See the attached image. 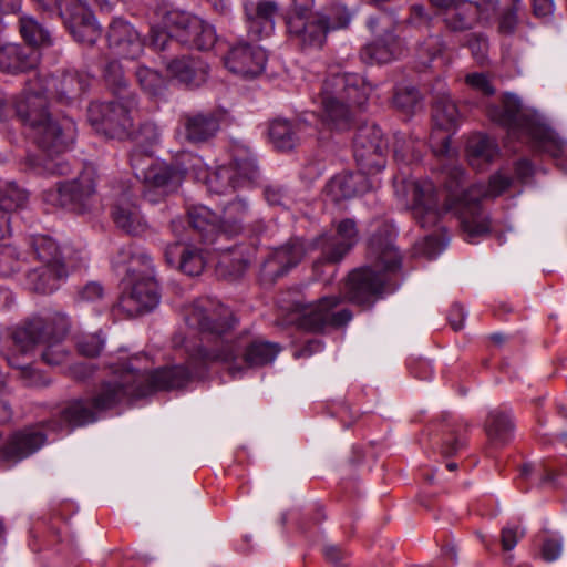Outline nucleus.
Returning <instances> with one entry per match:
<instances>
[{
	"instance_id": "obj_1",
	"label": "nucleus",
	"mask_w": 567,
	"mask_h": 567,
	"mask_svg": "<svg viewBox=\"0 0 567 567\" xmlns=\"http://www.w3.org/2000/svg\"><path fill=\"white\" fill-rule=\"evenodd\" d=\"M443 187L431 181H404L408 208L422 228L435 227L444 215L457 217L464 239L474 243L491 231V218L481 200L502 195L512 183L501 173L491 176L487 184L475 183L464 188L465 174L458 165H445L441 172Z\"/></svg>"
},
{
	"instance_id": "obj_2",
	"label": "nucleus",
	"mask_w": 567,
	"mask_h": 567,
	"mask_svg": "<svg viewBox=\"0 0 567 567\" xmlns=\"http://www.w3.org/2000/svg\"><path fill=\"white\" fill-rule=\"evenodd\" d=\"M186 323L213 343L210 348L198 346L189 353L187 364L192 377L210 363L228 365L233 378L241 374L245 367L255 368L271 363L280 351L277 343L243 338L231 339L230 331L235 326L229 308L217 300L203 298L196 300L187 310Z\"/></svg>"
},
{
	"instance_id": "obj_3",
	"label": "nucleus",
	"mask_w": 567,
	"mask_h": 567,
	"mask_svg": "<svg viewBox=\"0 0 567 567\" xmlns=\"http://www.w3.org/2000/svg\"><path fill=\"white\" fill-rule=\"evenodd\" d=\"M190 379L192 372L184 364L163 367L153 371H141L128 363L124 364L101 383L93 398L73 401V427L93 423L100 412L134 399L147 396L156 391L183 388Z\"/></svg>"
},
{
	"instance_id": "obj_4",
	"label": "nucleus",
	"mask_w": 567,
	"mask_h": 567,
	"mask_svg": "<svg viewBox=\"0 0 567 567\" xmlns=\"http://www.w3.org/2000/svg\"><path fill=\"white\" fill-rule=\"evenodd\" d=\"M488 117L508 134L525 141L535 151L546 153L567 173V142L549 127L536 113L525 110L514 94H505L498 105H491Z\"/></svg>"
},
{
	"instance_id": "obj_5",
	"label": "nucleus",
	"mask_w": 567,
	"mask_h": 567,
	"mask_svg": "<svg viewBox=\"0 0 567 567\" xmlns=\"http://www.w3.org/2000/svg\"><path fill=\"white\" fill-rule=\"evenodd\" d=\"M16 114L29 128L30 135L45 154L44 169L50 174L65 175L71 166L59 158L68 147L63 128L48 112V99L43 91L28 87L14 99Z\"/></svg>"
},
{
	"instance_id": "obj_6",
	"label": "nucleus",
	"mask_w": 567,
	"mask_h": 567,
	"mask_svg": "<svg viewBox=\"0 0 567 567\" xmlns=\"http://www.w3.org/2000/svg\"><path fill=\"white\" fill-rule=\"evenodd\" d=\"M368 259L370 265L350 272L347 282L348 297L358 305L369 303L381 293L391 276L401 269L402 257L388 226L379 228L369 239Z\"/></svg>"
},
{
	"instance_id": "obj_7",
	"label": "nucleus",
	"mask_w": 567,
	"mask_h": 567,
	"mask_svg": "<svg viewBox=\"0 0 567 567\" xmlns=\"http://www.w3.org/2000/svg\"><path fill=\"white\" fill-rule=\"evenodd\" d=\"M371 92V84L357 73L329 74L315 100L319 105L318 116L321 124L337 132L350 130L357 109L367 103Z\"/></svg>"
},
{
	"instance_id": "obj_8",
	"label": "nucleus",
	"mask_w": 567,
	"mask_h": 567,
	"mask_svg": "<svg viewBox=\"0 0 567 567\" xmlns=\"http://www.w3.org/2000/svg\"><path fill=\"white\" fill-rule=\"evenodd\" d=\"M336 235H320L311 241L308 248L300 238L289 240L286 245L274 250L264 262L262 271L266 276L278 278L289 269L296 267L307 250H320L317 262L337 264L355 246L359 239L357 223L352 218H344L336 226Z\"/></svg>"
},
{
	"instance_id": "obj_9",
	"label": "nucleus",
	"mask_w": 567,
	"mask_h": 567,
	"mask_svg": "<svg viewBox=\"0 0 567 567\" xmlns=\"http://www.w3.org/2000/svg\"><path fill=\"white\" fill-rule=\"evenodd\" d=\"M341 301L339 296L308 301L298 290H289L277 300L280 309L295 316L291 321L309 332H322L326 328L337 329L350 322L352 312L348 308L337 309Z\"/></svg>"
},
{
	"instance_id": "obj_10",
	"label": "nucleus",
	"mask_w": 567,
	"mask_h": 567,
	"mask_svg": "<svg viewBox=\"0 0 567 567\" xmlns=\"http://www.w3.org/2000/svg\"><path fill=\"white\" fill-rule=\"evenodd\" d=\"M121 252L130 256L126 271L133 284L128 291L121 295L117 308L128 317L153 310L161 297L151 256L144 251H133L131 247Z\"/></svg>"
},
{
	"instance_id": "obj_11",
	"label": "nucleus",
	"mask_w": 567,
	"mask_h": 567,
	"mask_svg": "<svg viewBox=\"0 0 567 567\" xmlns=\"http://www.w3.org/2000/svg\"><path fill=\"white\" fill-rule=\"evenodd\" d=\"M187 215L188 224L199 239L206 244H214L221 236L233 237L240 234L244 224L250 217V209L245 199L236 198L223 208L220 220L204 205L192 206Z\"/></svg>"
},
{
	"instance_id": "obj_12",
	"label": "nucleus",
	"mask_w": 567,
	"mask_h": 567,
	"mask_svg": "<svg viewBox=\"0 0 567 567\" xmlns=\"http://www.w3.org/2000/svg\"><path fill=\"white\" fill-rule=\"evenodd\" d=\"M136 107L135 94H124L107 102H92L87 107V120L97 133L124 141L132 136V112Z\"/></svg>"
},
{
	"instance_id": "obj_13",
	"label": "nucleus",
	"mask_w": 567,
	"mask_h": 567,
	"mask_svg": "<svg viewBox=\"0 0 567 567\" xmlns=\"http://www.w3.org/2000/svg\"><path fill=\"white\" fill-rule=\"evenodd\" d=\"M163 23L173 33L176 42L183 45L208 50L216 42L214 27L187 11L177 8L166 10Z\"/></svg>"
},
{
	"instance_id": "obj_14",
	"label": "nucleus",
	"mask_w": 567,
	"mask_h": 567,
	"mask_svg": "<svg viewBox=\"0 0 567 567\" xmlns=\"http://www.w3.org/2000/svg\"><path fill=\"white\" fill-rule=\"evenodd\" d=\"M388 142L375 124L361 126L354 137L353 155L364 173L378 174L386 165Z\"/></svg>"
},
{
	"instance_id": "obj_15",
	"label": "nucleus",
	"mask_w": 567,
	"mask_h": 567,
	"mask_svg": "<svg viewBox=\"0 0 567 567\" xmlns=\"http://www.w3.org/2000/svg\"><path fill=\"white\" fill-rule=\"evenodd\" d=\"M286 27L289 39L301 50L321 49L329 33V20L320 14L290 13Z\"/></svg>"
},
{
	"instance_id": "obj_16",
	"label": "nucleus",
	"mask_w": 567,
	"mask_h": 567,
	"mask_svg": "<svg viewBox=\"0 0 567 567\" xmlns=\"http://www.w3.org/2000/svg\"><path fill=\"white\" fill-rule=\"evenodd\" d=\"M224 63L234 74L255 78L264 72L267 54L260 45L240 40L229 47Z\"/></svg>"
},
{
	"instance_id": "obj_17",
	"label": "nucleus",
	"mask_w": 567,
	"mask_h": 567,
	"mask_svg": "<svg viewBox=\"0 0 567 567\" xmlns=\"http://www.w3.org/2000/svg\"><path fill=\"white\" fill-rule=\"evenodd\" d=\"M184 178L183 172L172 165L154 162L146 176L142 179L145 185L144 198L156 204L162 197L176 190Z\"/></svg>"
},
{
	"instance_id": "obj_18",
	"label": "nucleus",
	"mask_w": 567,
	"mask_h": 567,
	"mask_svg": "<svg viewBox=\"0 0 567 567\" xmlns=\"http://www.w3.org/2000/svg\"><path fill=\"white\" fill-rule=\"evenodd\" d=\"M226 113L224 111L195 112L181 115L183 135L192 144L206 143L214 138Z\"/></svg>"
},
{
	"instance_id": "obj_19",
	"label": "nucleus",
	"mask_w": 567,
	"mask_h": 567,
	"mask_svg": "<svg viewBox=\"0 0 567 567\" xmlns=\"http://www.w3.org/2000/svg\"><path fill=\"white\" fill-rule=\"evenodd\" d=\"M236 176L243 181L254 182L258 177L256 159L248 154L244 157H235L229 167H219L208 177V188L215 193H225L228 188L239 185Z\"/></svg>"
},
{
	"instance_id": "obj_20",
	"label": "nucleus",
	"mask_w": 567,
	"mask_h": 567,
	"mask_svg": "<svg viewBox=\"0 0 567 567\" xmlns=\"http://www.w3.org/2000/svg\"><path fill=\"white\" fill-rule=\"evenodd\" d=\"M47 435L41 429L25 427L12 433L1 447V458L17 464L38 452L45 443Z\"/></svg>"
},
{
	"instance_id": "obj_21",
	"label": "nucleus",
	"mask_w": 567,
	"mask_h": 567,
	"mask_svg": "<svg viewBox=\"0 0 567 567\" xmlns=\"http://www.w3.org/2000/svg\"><path fill=\"white\" fill-rule=\"evenodd\" d=\"M106 38L109 47L120 56L133 60L143 52L144 44L138 32L122 18L112 20Z\"/></svg>"
},
{
	"instance_id": "obj_22",
	"label": "nucleus",
	"mask_w": 567,
	"mask_h": 567,
	"mask_svg": "<svg viewBox=\"0 0 567 567\" xmlns=\"http://www.w3.org/2000/svg\"><path fill=\"white\" fill-rule=\"evenodd\" d=\"M247 33L254 41L269 37L275 29L278 6L274 1L246 2L244 4Z\"/></svg>"
},
{
	"instance_id": "obj_23",
	"label": "nucleus",
	"mask_w": 567,
	"mask_h": 567,
	"mask_svg": "<svg viewBox=\"0 0 567 567\" xmlns=\"http://www.w3.org/2000/svg\"><path fill=\"white\" fill-rule=\"evenodd\" d=\"M169 76L188 87H198L208 79L209 66L196 55H183L166 62Z\"/></svg>"
},
{
	"instance_id": "obj_24",
	"label": "nucleus",
	"mask_w": 567,
	"mask_h": 567,
	"mask_svg": "<svg viewBox=\"0 0 567 567\" xmlns=\"http://www.w3.org/2000/svg\"><path fill=\"white\" fill-rule=\"evenodd\" d=\"M368 175H371V173H364L360 168L357 173L336 175L327 184V193L336 202L362 195L374 186L373 181Z\"/></svg>"
},
{
	"instance_id": "obj_25",
	"label": "nucleus",
	"mask_w": 567,
	"mask_h": 567,
	"mask_svg": "<svg viewBox=\"0 0 567 567\" xmlns=\"http://www.w3.org/2000/svg\"><path fill=\"white\" fill-rule=\"evenodd\" d=\"M164 257L171 267H176L188 276L200 275L206 264L202 249L181 243L168 245Z\"/></svg>"
},
{
	"instance_id": "obj_26",
	"label": "nucleus",
	"mask_w": 567,
	"mask_h": 567,
	"mask_svg": "<svg viewBox=\"0 0 567 567\" xmlns=\"http://www.w3.org/2000/svg\"><path fill=\"white\" fill-rule=\"evenodd\" d=\"M39 52L18 43L0 44V70L8 73L25 72L37 66Z\"/></svg>"
},
{
	"instance_id": "obj_27",
	"label": "nucleus",
	"mask_w": 567,
	"mask_h": 567,
	"mask_svg": "<svg viewBox=\"0 0 567 567\" xmlns=\"http://www.w3.org/2000/svg\"><path fill=\"white\" fill-rule=\"evenodd\" d=\"M442 21L451 32H464L474 29L481 21V6L472 0H460L445 12Z\"/></svg>"
},
{
	"instance_id": "obj_28",
	"label": "nucleus",
	"mask_w": 567,
	"mask_h": 567,
	"mask_svg": "<svg viewBox=\"0 0 567 567\" xmlns=\"http://www.w3.org/2000/svg\"><path fill=\"white\" fill-rule=\"evenodd\" d=\"M400 54L401 43L392 31H386L383 37L368 43L360 52L361 60L368 64L389 63Z\"/></svg>"
},
{
	"instance_id": "obj_29",
	"label": "nucleus",
	"mask_w": 567,
	"mask_h": 567,
	"mask_svg": "<svg viewBox=\"0 0 567 567\" xmlns=\"http://www.w3.org/2000/svg\"><path fill=\"white\" fill-rule=\"evenodd\" d=\"M112 218L118 228L130 235H141L147 228L137 206L131 200L127 193H124L114 205Z\"/></svg>"
},
{
	"instance_id": "obj_30",
	"label": "nucleus",
	"mask_w": 567,
	"mask_h": 567,
	"mask_svg": "<svg viewBox=\"0 0 567 567\" xmlns=\"http://www.w3.org/2000/svg\"><path fill=\"white\" fill-rule=\"evenodd\" d=\"M302 124L287 118H275L269 123V141L278 152H291L300 144Z\"/></svg>"
},
{
	"instance_id": "obj_31",
	"label": "nucleus",
	"mask_w": 567,
	"mask_h": 567,
	"mask_svg": "<svg viewBox=\"0 0 567 567\" xmlns=\"http://www.w3.org/2000/svg\"><path fill=\"white\" fill-rule=\"evenodd\" d=\"M95 177L93 164L83 162L81 171L73 179V213L83 214L91 207L95 193Z\"/></svg>"
},
{
	"instance_id": "obj_32",
	"label": "nucleus",
	"mask_w": 567,
	"mask_h": 567,
	"mask_svg": "<svg viewBox=\"0 0 567 567\" xmlns=\"http://www.w3.org/2000/svg\"><path fill=\"white\" fill-rule=\"evenodd\" d=\"M101 35L94 14L81 0H73V39L92 45Z\"/></svg>"
},
{
	"instance_id": "obj_33",
	"label": "nucleus",
	"mask_w": 567,
	"mask_h": 567,
	"mask_svg": "<svg viewBox=\"0 0 567 567\" xmlns=\"http://www.w3.org/2000/svg\"><path fill=\"white\" fill-rule=\"evenodd\" d=\"M47 323L41 317L30 318L18 324L12 332V340L18 350L28 353L38 343L47 340Z\"/></svg>"
},
{
	"instance_id": "obj_34",
	"label": "nucleus",
	"mask_w": 567,
	"mask_h": 567,
	"mask_svg": "<svg viewBox=\"0 0 567 567\" xmlns=\"http://www.w3.org/2000/svg\"><path fill=\"white\" fill-rule=\"evenodd\" d=\"M66 277L65 266H40L28 272V284L37 292L51 293L60 287L61 281Z\"/></svg>"
},
{
	"instance_id": "obj_35",
	"label": "nucleus",
	"mask_w": 567,
	"mask_h": 567,
	"mask_svg": "<svg viewBox=\"0 0 567 567\" xmlns=\"http://www.w3.org/2000/svg\"><path fill=\"white\" fill-rule=\"evenodd\" d=\"M514 422L509 411L492 410L485 421V432L493 444H505L513 435Z\"/></svg>"
},
{
	"instance_id": "obj_36",
	"label": "nucleus",
	"mask_w": 567,
	"mask_h": 567,
	"mask_svg": "<svg viewBox=\"0 0 567 567\" xmlns=\"http://www.w3.org/2000/svg\"><path fill=\"white\" fill-rule=\"evenodd\" d=\"M425 144L421 140L396 134L394 136L393 153L398 163L412 164L421 161Z\"/></svg>"
},
{
	"instance_id": "obj_37",
	"label": "nucleus",
	"mask_w": 567,
	"mask_h": 567,
	"mask_svg": "<svg viewBox=\"0 0 567 567\" xmlns=\"http://www.w3.org/2000/svg\"><path fill=\"white\" fill-rule=\"evenodd\" d=\"M432 117L434 124L442 130L449 131L456 125L460 113L455 102L450 95L441 94L435 99Z\"/></svg>"
},
{
	"instance_id": "obj_38",
	"label": "nucleus",
	"mask_w": 567,
	"mask_h": 567,
	"mask_svg": "<svg viewBox=\"0 0 567 567\" xmlns=\"http://www.w3.org/2000/svg\"><path fill=\"white\" fill-rule=\"evenodd\" d=\"M238 250L239 247H236L221 255L216 267L218 276L228 280H236L243 276L249 265V259Z\"/></svg>"
},
{
	"instance_id": "obj_39",
	"label": "nucleus",
	"mask_w": 567,
	"mask_h": 567,
	"mask_svg": "<svg viewBox=\"0 0 567 567\" xmlns=\"http://www.w3.org/2000/svg\"><path fill=\"white\" fill-rule=\"evenodd\" d=\"M19 31L28 47L35 49L50 42L48 30L31 16L22 14L19 18Z\"/></svg>"
},
{
	"instance_id": "obj_40",
	"label": "nucleus",
	"mask_w": 567,
	"mask_h": 567,
	"mask_svg": "<svg viewBox=\"0 0 567 567\" xmlns=\"http://www.w3.org/2000/svg\"><path fill=\"white\" fill-rule=\"evenodd\" d=\"M496 145L486 135H475L467 143V154L473 166H480L478 162L489 163L496 155Z\"/></svg>"
},
{
	"instance_id": "obj_41",
	"label": "nucleus",
	"mask_w": 567,
	"mask_h": 567,
	"mask_svg": "<svg viewBox=\"0 0 567 567\" xmlns=\"http://www.w3.org/2000/svg\"><path fill=\"white\" fill-rule=\"evenodd\" d=\"M28 203V194L14 183H0V210L9 213L21 209Z\"/></svg>"
},
{
	"instance_id": "obj_42",
	"label": "nucleus",
	"mask_w": 567,
	"mask_h": 567,
	"mask_svg": "<svg viewBox=\"0 0 567 567\" xmlns=\"http://www.w3.org/2000/svg\"><path fill=\"white\" fill-rule=\"evenodd\" d=\"M32 248L37 258L43 264L42 266H65L62 262L59 246L52 238L38 236L33 239Z\"/></svg>"
},
{
	"instance_id": "obj_43",
	"label": "nucleus",
	"mask_w": 567,
	"mask_h": 567,
	"mask_svg": "<svg viewBox=\"0 0 567 567\" xmlns=\"http://www.w3.org/2000/svg\"><path fill=\"white\" fill-rule=\"evenodd\" d=\"M104 78L114 97H121L124 94H135L130 90L123 68L117 61H111L106 64Z\"/></svg>"
},
{
	"instance_id": "obj_44",
	"label": "nucleus",
	"mask_w": 567,
	"mask_h": 567,
	"mask_svg": "<svg viewBox=\"0 0 567 567\" xmlns=\"http://www.w3.org/2000/svg\"><path fill=\"white\" fill-rule=\"evenodd\" d=\"M134 141L135 146L152 150L161 142V131L153 122H144L137 131L132 128V136L128 138Z\"/></svg>"
},
{
	"instance_id": "obj_45",
	"label": "nucleus",
	"mask_w": 567,
	"mask_h": 567,
	"mask_svg": "<svg viewBox=\"0 0 567 567\" xmlns=\"http://www.w3.org/2000/svg\"><path fill=\"white\" fill-rule=\"evenodd\" d=\"M153 151L134 146L130 153V164L133 169L135 177L142 181L148 168L154 164Z\"/></svg>"
},
{
	"instance_id": "obj_46",
	"label": "nucleus",
	"mask_w": 567,
	"mask_h": 567,
	"mask_svg": "<svg viewBox=\"0 0 567 567\" xmlns=\"http://www.w3.org/2000/svg\"><path fill=\"white\" fill-rule=\"evenodd\" d=\"M38 10L48 12L50 16L61 18L65 27L70 28L71 0H31Z\"/></svg>"
},
{
	"instance_id": "obj_47",
	"label": "nucleus",
	"mask_w": 567,
	"mask_h": 567,
	"mask_svg": "<svg viewBox=\"0 0 567 567\" xmlns=\"http://www.w3.org/2000/svg\"><path fill=\"white\" fill-rule=\"evenodd\" d=\"M47 204L55 207H68L71 204V183L69 181L58 182L55 186L43 194Z\"/></svg>"
},
{
	"instance_id": "obj_48",
	"label": "nucleus",
	"mask_w": 567,
	"mask_h": 567,
	"mask_svg": "<svg viewBox=\"0 0 567 567\" xmlns=\"http://www.w3.org/2000/svg\"><path fill=\"white\" fill-rule=\"evenodd\" d=\"M434 21V16L423 4H413L404 24L415 30H429Z\"/></svg>"
},
{
	"instance_id": "obj_49",
	"label": "nucleus",
	"mask_w": 567,
	"mask_h": 567,
	"mask_svg": "<svg viewBox=\"0 0 567 567\" xmlns=\"http://www.w3.org/2000/svg\"><path fill=\"white\" fill-rule=\"evenodd\" d=\"M136 79L141 87L150 94H157L163 87L162 75L157 71L146 66L137 68Z\"/></svg>"
},
{
	"instance_id": "obj_50",
	"label": "nucleus",
	"mask_w": 567,
	"mask_h": 567,
	"mask_svg": "<svg viewBox=\"0 0 567 567\" xmlns=\"http://www.w3.org/2000/svg\"><path fill=\"white\" fill-rule=\"evenodd\" d=\"M420 101V93L413 86H405L396 89L393 96V104L399 110L410 113L412 112Z\"/></svg>"
},
{
	"instance_id": "obj_51",
	"label": "nucleus",
	"mask_w": 567,
	"mask_h": 567,
	"mask_svg": "<svg viewBox=\"0 0 567 567\" xmlns=\"http://www.w3.org/2000/svg\"><path fill=\"white\" fill-rule=\"evenodd\" d=\"M104 347V339L100 333L81 336L76 341V349L81 355L95 358L100 355Z\"/></svg>"
},
{
	"instance_id": "obj_52",
	"label": "nucleus",
	"mask_w": 567,
	"mask_h": 567,
	"mask_svg": "<svg viewBox=\"0 0 567 567\" xmlns=\"http://www.w3.org/2000/svg\"><path fill=\"white\" fill-rule=\"evenodd\" d=\"M44 322L47 323V340H61L70 326L68 315L59 311L53 312L47 320L44 319Z\"/></svg>"
},
{
	"instance_id": "obj_53",
	"label": "nucleus",
	"mask_w": 567,
	"mask_h": 567,
	"mask_svg": "<svg viewBox=\"0 0 567 567\" xmlns=\"http://www.w3.org/2000/svg\"><path fill=\"white\" fill-rule=\"evenodd\" d=\"M48 346L42 353L43 360L50 365H60L68 361V348L61 344V340L49 339L45 340Z\"/></svg>"
},
{
	"instance_id": "obj_54",
	"label": "nucleus",
	"mask_w": 567,
	"mask_h": 567,
	"mask_svg": "<svg viewBox=\"0 0 567 567\" xmlns=\"http://www.w3.org/2000/svg\"><path fill=\"white\" fill-rule=\"evenodd\" d=\"M466 45L471 50V53L474 60L483 65L487 61L488 53V40L482 33H472L468 39Z\"/></svg>"
},
{
	"instance_id": "obj_55",
	"label": "nucleus",
	"mask_w": 567,
	"mask_h": 567,
	"mask_svg": "<svg viewBox=\"0 0 567 567\" xmlns=\"http://www.w3.org/2000/svg\"><path fill=\"white\" fill-rule=\"evenodd\" d=\"M353 13L343 4L336 3L331 8L329 20V32L331 30L346 29L352 20Z\"/></svg>"
},
{
	"instance_id": "obj_56",
	"label": "nucleus",
	"mask_w": 567,
	"mask_h": 567,
	"mask_svg": "<svg viewBox=\"0 0 567 567\" xmlns=\"http://www.w3.org/2000/svg\"><path fill=\"white\" fill-rule=\"evenodd\" d=\"M465 83L484 96H492L495 94V87L485 73H470L465 76Z\"/></svg>"
},
{
	"instance_id": "obj_57",
	"label": "nucleus",
	"mask_w": 567,
	"mask_h": 567,
	"mask_svg": "<svg viewBox=\"0 0 567 567\" xmlns=\"http://www.w3.org/2000/svg\"><path fill=\"white\" fill-rule=\"evenodd\" d=\"M445 49L444 40L441 35H430L421 45L420 54H424L429 58L427 62H424L425 66L430 65L435 58L440 56Z\"/></svg>"
},
{
	"instance_id": "obj_58",
	"label": "nucleus",
	"mask_w": 567,
	"mask_h": 567,
	"mask_svg": "<svg viewBox=\"0 0 567 567\" xmlns=\"http://www.w3.org/2000/svg\"><path fill=\"white\" fill-rule=\"evenodd\" d=\"M446 246V243L439 236L431 234L417 245V251L429 259L435 258Z\"/></svg>"
},
{
	"instance_id": "obj_59",
	"label": "nucleus",
	"mask_w": 567,
	"mask_h": 567,
	"mask_svg": "<svg viewBox=\"0 0 567 567\" xmlns=\"http://www.w3.org/2000/svg\"><path fill=\"white\" fill-rule=\"evenodd\" d=\"M104 289L97 281H90L76 292V302H96L103 298Z\"/></svg>"
},
{
	"instance_id": "obj_60",
	"label": "nucleus",
	"mask_w": 567,
	"mask_h": 567,
	"mask_svg": "<svg viewBox=\"0 0 567 567\" xmlns=\"http://www.w3.org/2000/svg\"><path fill=\"white\" fill-rule=\"evenodd\" d=\"M524 529L519 526H506L501 533V544L505 551H509L515 548L519 539L524 536Z\"/></svg>"
},
{
	"instance_id": "obj_61",
	"label": "nucleus",
	"mask_w": 567,
	"mask_h": 567,
	"mask_svg": "<svg viewBox=\"0 0 567 567\" xmlns=\"http://www.w3.org/2000/svg\"><path fill=\"white\" fill-rule=\"evenodd\" d=\"M465 446V440L455 431H451L444 439L441 447L443 456L449 457L457 454Z\"/></svg>"
},
{
	"instance_id": "obj_62",
	"label": "nucleus",
	"mask_w": 567,
	"mask_h": 567,
	"mask_svg": "<svg viewBox=\"0 0 567 567\" xmlns=\"http://www.w3.org/2000/svg\"><path fill=\"white\" fill-rule=\"evenodd\" d=\"M150 38L151 45L158 51L167 50L175 42L173 33L164 29L152 28Z\"/></svg>"
},
{
	"instance_id": "obj_63",
	"label": "nucleus",
	"mask_w": 567,
	"mask_h": 567,
	"mask_svg": "<svg viewBox=\"0 0 567 567\" xmlns=\"http://www.w3.org/2000/svg\"><path fill=\"white\" fill-rule=\"evenodd\" d=\"M563 550V542L558 538H547L542 547V556L546 561H555Z\"/></svg>"
},
{
	"instance_id": "obj_64",
	"label": "nucleus",
	"mask_w": 567,
	"mask_h": 567,
	"mask_svg": "<svg viewBox=\"0 0 567 567\" xmlns=\"http://www.w3.org/2000/svg\"><path fill=\"white\" fill-rule=\"evenodd\" d=\"M517 25V14L514 8L504 11L499 18L498 31L503 34H512Z\"/></svg>"
}]
</instances>
